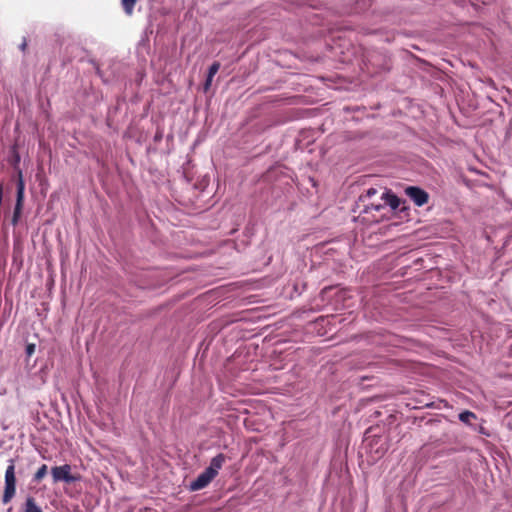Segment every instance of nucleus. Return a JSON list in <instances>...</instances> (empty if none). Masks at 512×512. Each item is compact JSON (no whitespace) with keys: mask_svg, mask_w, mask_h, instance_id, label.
Returning a JSON list of instances; mask_svg holds the SVG:
<instances>
[{"mask_svg":"<svg viewBox=\"0 0 512 512\" xmlns=\"http://www.w3.org/2000/svg\"><path fill=\"white\" fill-rule=\"evenodd\" d=\"M16 494V476H15V462L13 459L9 460V465L5 471V487L2 496V503H9Z\"/></svg>","mask_w":512,"mask_h":512,"instance_id":"nucleus-1","label":"nucleus"},{"mask_svg":"<svg viewBox=\"0 0 512 512\" xmlns=\"http://www.w3.org/2000/svg\"><path fill=\"white\" fill-rule=\"evenodd\" d=\"M51 474L54 483L64 482L71 484L80 479L79 476L71 474V466L69 464L52 467Z\"/></svg>","mask_w":512,"mask_h":512,"instance_id":"nucleus-2","label":"nucleus"},{"mask_svg":"<svg viewBox=\"0 0 512 512\" xmlns=\"http://www.w3.org/2000/svg\"><path fill=\"white\" fill-rule=\"evenodd\" d=\"M405 195L417 206L422 207L429 201V194L419 186H407Z\"/></svg>","mask_w":512,"mask_h":512,"instance_id":"nucleus-3","label":"nucleus"},{"mask_svg":"<svg viewBox=\"0 0 512 512\" xmlns=\"http://www.w3.org/2000/svg\"><path fill=\"white\" fill-rule=\"evenodd\" d=\"M381 199L384 201V205H388L393 211L399 210L400 212H406L409 210V208L405 206V201H403L404 206L401 207V199L390 190H385L381 195Z\"/></svg>","mask_w":512,"mask_h":512,"instance_id":"nucleus-4","label":"nucleus"},{"mask_svg":"<svg viewBox=\"0 0 512 512\" xmlns=\"http://www.w3.org/2000/svg\"><path fill=\"white\" fill-rule=\"evenodd\" d=\"M214 479V477L209 474L206 470H204L203 472H201L197 478L195 480H193L190 485H189V489L191 491H198V490H201L203 488H205L206 486L209 485V483Z\"/></svg>","mask_w":512,"mask_h":512,"instance_id":"nucleus-5","label":"nucleus"},{"mask_svg":"<svg viewBox=\"0 0 512 512\" xmlns=\"http://www.w3.org/2000/svg\"><path fill=\"white\" fill-rule=\"evenodd\" d=\"M225 460L226 456L219 453L211 459L209 466L205 468V470L215 478L218 475L219 470L222 468Z\"/></svg>","mask_w":512,"mask_h":512,"instance_id":"nucleus-6","label":"nucleus"},{"mask_svg":"<svg viewBox=\"0 0 512 512\" xmlns=\"http://www.w3.org/2000/svg\"><path fill=\"white\" fill-rule=\"evenodd\" d=\"M24 195H25V183L23 180L22 171L19 170L18 171V181H17L16 201L24 202Z\"/></svg>","mask_w":512,"mask_h":512,"instance_id":"nucleus-7","label":"nucleus"},{"mask_svg":"<svg viewBox=\"0 0 512 512\" xmlns=\"http://www.w3.org/2000/svg\"><path fill=\"white\" fill-rule=\"evenodd\" d=\"M24 512H43L42 509L36 504L33 497H27L25 501Z\"/></svg>","mask_w":512,"mask_h":512,"instance_id":"nucleus-8","label":"nucleus"},{"mask_svg":"<svg viewBox=\"0 0 512 512\" xmlns=\"http://www.w3.org/2000/svg\"><path fill=\"white\" fill-rule=\"evenodd\" d=\"M22 208H23V202L16 201L14 211H13L12 220H11V223L13 226H16L18 224V221L21 216Z\"/></svg>","mask_w":512,"mask_h":512,"instance_id":"nucleus-9","label":"nucleus"},{"mask_svg":"<svg viewBox=\"0 0 512 512\" xmlns=\"http://www.w3.org/2000/svg\"><path fill=\"white\" fill-rule=\"evenodd\" d=\"M458 418L462 423L471 425V420L476 419V414L471 411L464 410L459 414Z\"/></svg>","mask_w":512,"mask_h":512,"instance_id":"nucleus-10","label":"nucleus"},{"mask_svg":"<svg viewBox=\"0 0 512 512\" xmlns=\"http://www.w3.org/2000/svg\"><path fill=\"white\" fill-rule=\"evenodd\" d=\"M47 470H48V467L46 464H42L37 472L34 474V477H33V481L34 482H40L44 477L45 475L47 474Z\"/></svg>","mask_w":512,"mask_h":512,"instance_id":"nucleus-11","label":"nucleus"},{"mask_svg":"<svg viewBox=\"0 0 512 512\" xmlns=\"http://www.w3.org/2000/svg\"><path fill=\"white\" fill-rule=\"evenodd\" d=\"M123 9L127 15H132L137 0H121Z\"/></svg>","mask_w":512,"mask_h":512,"instance_id":"nucleus-12","label":"nucleus"},{"mask_svg":"<svg viewBox=\"0 0 512 512\" xmlns=\"http://www.w3.org/2000/svg\"><path fill=\"white\" fill-rule=\"evenodd\" d=\"M219 69H220V63L219 62L212 63L211 66L208 69L207 76L209 78H213L215 76V74L219 71Z\"/></svg>","mask_w":512,"mask_h":512,"instance_id":"nucleus-13","label":"nucleus"},{"mask_svg":"<svg viewBox=\"0 0 512 512\" xmlns=\"http://www.w3.org/2000/svg\"><path fill=\"white\" fill-rule=\"evenodd\" d=\"M383 208H385L384 204H381V203H378V204L371 203L370 205H366L365 206L363 212L368 213L371 210L380 211Z\"/></svg>","mask_w":512,"mask_h":512,"instance_id":"nucleus-14","label":"nucleus"},{"mask_svg":"<svg viewBox=\"0 0 512 512\" xmlns=\"http://www.w3.org/2000/svg\"><path fill=\"white\" fill-rule=\"evenodd\" d=\"M377 192H378V191H377V189H376V188L371 187V188H369V189L366 191V194H365V195H363V196H361V197H360V200H361V201H365V199H366V198H371V197H373L374 195H376V194H377Z\"/></svg>","mask_w":512,"mask_h":512,"instance_id":"nucleus-15","label":"nucleus"},{"mask_svg":"<svg viewBox=\"0 0 512 512\" xmlns=\"http://www.w3.org/2000/svg\"><path fill=\"white\" fill-rule=\"evenodd\" d=\"M35 352V344H27L26 346V354L28 357L32 356Z\"/></svg>","mask_w":512,"mask_h":512,"instance_id":"nucleus-16","label":"nucleus"},{"mask_svg":"<svg viewBox=\"0 0 512 512\" xmlns=\"http://www.w3.org/2000/svg\"><path fill=\"white\" fill-rule=\"evenodd\" d=\"M212 79H213V78H209V77L207 76L206 81H205V83H204V89H205V90H208V89L210 88L211 83H212Z\"/></svg>","mask_w":512,"mask_h":512,"instance_id":"nucleus-17","label":"nucleus"},{"mask_svg":"<svg viewBox=\"0 0 512 512\" xmlns=\"http://www.w3.org/2000/svg\"><path fill=\"white\" fill-rule=\"evenodd\" d=\"M26 46H27V43H26V41L24 40V41L21 43V45H20V49H21L22 51H25Z\"/></svg>","mask_w":512,"mask_h":512,"instance_id":"nucleus-18","label":"nucleus"},{"mask_svg":"<svg viewBox=\"0 0 512 512\" xmlns=\"http://www.w3.org/2000/svg\"><path fill=\"white\" fill-rule=\"evenodd\" d=\"M160 138H161V135H156V136H155V139H156V140H158V139H160Z\"/></svg>","mask_w":512,"mask_h":512,"instance_id":"nucleus-19","label":"nucleus"}]
</instances>
